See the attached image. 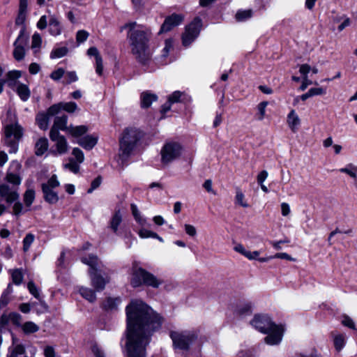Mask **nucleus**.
<instances>
[{"instance_id":"obj_1","label":"nucleus","mask_w":357,"mask_h":357,"mask_svg":"<svg viewBox=\"0 0 357 357\" xmlns=\"http://www.w3.org/2000/svg\"><path fill=\"white\" fill-rule=\"evenodd\" d=\"M126 348L128 357H146V347L162 324V317L141 300H133L126 308Z\"/></svg>"},{"instance_id":"obj_2","label":"nucleus","mask_w":357,"mask_h":357,"mask_svg":"<svg viewBox=\"0 0 357 357\" xmlns=\"http://www.w3.org/2000/svg\"><path fill=\"white\" fill-rule=\"evenodd\" d=\"M122 29H128V39L131 52L135 59L142 65H148L151 60L149 42L152 36L151 30L135 22L125 24Z\"/></svg>"},{"instance_id":"obj_3","label":"nucleus","mask_w":357,"mask_h":357,"mask_svg":"<svg viewBox=\"0 0 357 357\" xmlns=\"http://www.w3.org/2000/svg\"><path fill=\"white\" fill-rule=\"evenodd\" d=\"M142 136V132L135 128H128L123 130L119 138V157L122 161L131 155Z\"/></svg>"},{"instance_id":"obj_4","label":"nucleus","mask_w":357,"mask_h":357,"mask_svg":"<svg viewBox=\"0 0 357 357\" xmlns=\"http://www.w3.org/2000/svg\"><path fill=\"white\" fill-rule=\"evenodd\" d=\"M81 261L89 266V275L91 284L96 291H102L106 284L109 282L108 277L104 278L100 275L101 262L96 255H90L89 257H82Z\"/></svg>"},{"instance_id":"obj_5","label":"nucleus","mask_w":357,"mask_h":357,"mask_svg":"<svg viewBox=\"0 0 357 357\" xmlns=\"http://www.w3.org/2000/svg\"><path fill=\"white\" fill-rule=\"evenodd\" d=\"M162 284V280L158 279L154 275L146 271L145 269L133 265L131 284L137 287L142 284L158 288Z\"/></svg>"},{"instance_id":"obj_6","label":"nucleus","mask_w":357,"mask_h":357,"mask_svg":"<svg viewBox=\"0 0 357 357\" xmlns=\"http://www.w3.org/2000/svg\"><path fill=\"white\" fill-rule=\"evenodd\" d=\"M170 337L175 349L187 351L190 345L197 339L198 334L195 331H172Z\"/></svg>"},{"instance_id":"obj_7","label":"nucleus","mask_w":357,"mask_h":357,"mask_svg":"<svg viewBox=\"0 0 357 357\" xmlns=\"http://www.w3.org/2000/svg\"><path fill=\"white\" fill-rule=\"evenodd\" d=\"M22 137V128L18 124L8 125L5 128V144L9 147L10 153H15L18 150V142Z\"/></svg>"},{"instance_id":"obj_8","label":"nucleus","mask_w":357,"mask_h":357,"mask_svg":"<svg viewBox=\"0 0 357 357\" xmlns=\"http://www.w3.org/2000/svg\"><path fill=\"white\" fill-rule=\"evenodd\" d=\"M182 151L183 148L178 142H169L165 143L160 151L162 163L168 165L178 159L181 156Z\"/></svg>"},{"instance_id":"obj_9","label":"nucleus","mask_w":357,"mask_h":357,"mask_svg":"<svg viewBox=\"0 0 357 357\" xmlns=\"http://www.w3.org/2000/svg\"><path fill=\"white\" fill-rule=\"evenodd\" d=\"M59 185L60 183L55 174L52 175L47 183H42L41 188L45 202L50 204H54L59 201L58 194L54 191V189L59 187Z\"/></svg>"},{"instance_id":"obj_10","label":"nucleus","mask_w":357,"mask_h":357,"mask_svg":"<svg viewBox=\"0 0 357 357\" xmlns=\"http://www.w3.org/2000/svg\"><path fill=\"white\" fill-rule=\"evenodd\" d=\"M202 26V20L196 17L189 25L185 27V31L182 36L183 45L185 47L190 45L199 36Z\"/></svg>"},{"instance_id":"obj_11","label":"nucleus","mask_w":357,"mask_h":357,"mask_svg":"<svg viewBox=\"0 0 357 357\" xmlns=\"http://www.w3.org/2000/svg\"><path fill=\"white\" fill-rule=\"evenodd\" d=\"M21 164L17 161L13 160L10 162V167L8 169L5 180L12 184L13 186L19 188L21 183L22 178L20 176V172L21 169Z\"/></svg>"},{"instance_id":"obj_12","label":"nucleus","mask_w":357,"mask_h":357,"mask_svg":"<svg viewBox=\"0 0 357 357\" xmlns=\"http://www.w3.org/2000/svg\"><path fill=\"white\" fill-rule=\"evenodd\" d=\"M19 188L10 186L8 183L0 184V197L8 204H13L17 201L20 197L18 193Z\"/></svg>"},{"instance_id":"obj_13","label":"nucleus","mask_w":357,"mask_h":357,"mask_svg":"<svg viewBox=\"0 0 357 357\" xmlns=\"http://www.w3.org/2000/svg\"><path fill=\"white\" fill-rule=\"evenodd\" d=\"M284 331L283 325L269 321V345L279 344L282 340Z\"/></svg>"},{"instance_id":"obj_14","label":"nucleus","mask_w":357,"mask_h":357,"mask_svg":"<svg viewBox=\"0 0 357 357\" xmlns=\"http://www.w3.org/2000/svg\"><path fill=\"white\" fill-rule=\"evenodd\" d=\"M24 26L21 29L18 37L14 43L13 56L17 61H21L24 59L25 54L24 45L26 43L27 38L24 35Z\"/></svg>"},{"instance_id":"obj_15","label":"nucleus","mask_w":357,"mask_h":357,"mask_svg":"<svg viewBox=\"0 0 357 357\" xmlns=\"http://www.w3.org/2000/svg\"><path fill=\"white\" fill-rule=\"evenodd\" d=\"M183 20V16L180 14H172L166 17L161 26L159 33H165L172 30L174 26L179 25Z\"/></svg>"},{"instance_id":"obj_16","label":"nucleus","mask_w":357,"mask_h":357,"mask_svg":"<svg viewBox=\"0 0 357 357\" xmlns=\"http://www.w3.org/2000/svg\"><path fill=\"white\" fill-rule=\"evenodd\" d=\"M250 324L259 332L268 333V317L266 314H255Z\"/></svg>"},{"instance_id":"obj_17","label":"nucleus","mask_w":357,"mask_h":357,"mask_svg":"<svg viewBox=\"0 0 357 357\" xmlns=\"http://www.w3.org/2000/svg\"><path fill=\"white\" fill-rule=\"evenodd\" d=\"M50 137L52 142H55L56 151L59 154L62 155L68 151V142L64 136L52 132V133H50Z\"/></svg>"},{"instance_id":"obj_18","label":"nucleus","mask_w":357,"mask_h":357,"mask_svg":"<svg viewBox=\"0 0 357 357\" xmlns=\"http://www.w3.org/2000/svg\"><path fill=\"white\" fill-rule=\"evenodd\" d=\"M49 32L52 36H56L61 33L62 26L60 20L55 15H50L48 22Z\"/></svg>"},{"instance_id":"obj_19","label":"nucleus","mask_w":357,"mask_h":357,"mask_svg":"<svg viewBox=\"0 0 357 357\" xmlns=\"http://www.w3.org/2000/svg\"><path fill=\"white\" fill-rule=\"evenodd\" d=\"M67 122L68 116L66 115L56 117L50 133H52V132H54L55 134L59 133V130L68 131V127L67 126Z\"/></svg>"},{"instance_id":"obj_20","label":"nucleus","mask_w":357,"mask_h":357,"mask_svg":"<svg viewBox=\"0 0 357 357\" xmlns=\"http://www.w3.org/2000/svg\"><path fill=\"white\" fill-rule=\"evenodd\" d=\"M98 142V137L92 135H86L77 139V143L86 150L92 149Z\"/></svg>"},{"instance_id":"obj_21","label":"nucleus","mask_w":357,"mask_h":357,"mask_svg":"<svg viewBox=\"0 0 357 357\" xmlns=\"http://www.w3.org/2000/svg\"><path fill=\"white\" fill-rule=\"evenodd\" d=\"M287 122L293 132H296L301 125V119L295 110L292 109L287 115Z\"/></svg>"},{"instance_id":"obj_22","label":"nucleus","mask_w":357,"mask_h":357,"mask_svg":"<svg viewBox=\"0 0 357 357\" xmlns=\"http://www.w3.org/2000/svg\"><path fill=\"white\" fill-rule=\"evenodd\" d=\"M141 106L142 108H148L153 101H156L158 96L149 91H144L141 94Z\"/></svg>"},{"instance_id":"obj_23","label":"nucleus","mask_w":357,"mask_h":357,"mask_svg":"<svg viewBox=\"0 0 357 357\" xmlns=\"http://www.w3.org/2000/svg\"><path fill=\"white\" fill-rule=\"evenodd\" d=\"M13 342L15 339L13 338ZM26 349L23 344L13 343V345L8 348V351L6 357H18L20 355L25 354Z\"/></svg>"},{"instance_id":"obj_24","label":"nucleus","mask_w":357,"mask_h":357,"mask_svg":"<svg viewBox=\"0 0 357 357\" xmlns=\"http://www.w3.org/2000/svg\"><path fill=\"white\" fill-rule=\"evenodd\" d=\"M48 141L45 137L40 138L35 145V153L36 155H42L47 150Z\"/></svg>"},{"instance_id":"obj_25","label":"nucleus","mask_w":357,"mask_h":357,"mask_svg":"<svg viewBox=\"0 0 357 357\" xmlns=\"http://www.w3.org/2000/svg\"><path fill=\"white\" fill-rule=\"evenodd\" d=\"M79 293L80 295L91 303H93L96 300V295L94 290L84 287L79 288Z\"/></svg>"},{"instance_id":"obj_26","label":"nucleus","mask_w":357,"mask_h":357,"mask_svg":"<svg viewBox=\"0 0 357 357\" xmlns=\"http://www.w3.org/2000/svg\"><path fill=\"white\" fill-rule=\"evenodd\" d=\"M16 92L22 101H26L31 96L28 86L22 83L18 84Z\"/></svg>"},{"instance_id":"obj_27","label":"nucleus","mask_w":357,"mask_h":357,"mask_svg":"<svg viewBox=\"0 0 357 357\" xmlns=\"http://www.w3.org/2000/svg\"><path fill=\"white\" fill-rule=\"evenodd\" d=\"M121 222L122 215L121 214L120 210L116 211L109 222V227L115 234L117 233L119 226L120 225Z\"/></svg>"},{"instance_id":"obj_28","label":"nucleus","mask_w":357,"mask_h":357,"mask_svg":"<svg viewBox=\"0 0 357 357\" xmlns=\"http://www.w3.org/2000/svg\"><path fill=\"white\" fill-rule=\"evenodd\" d=\"M88 131V127L86 126H70L68 132L75 137H79L84 135Z\"/></svg>"},{"instance_id":"obj_29","label":"nucleus","mask_w":357,"mask_h":357,"mask_svg":"<svg viewBox=\"0 0 357 357\" xmlns=\"http://www.w3.org/2000/svg\"><path fill=\"white\" fill-rule=\"evenodd\" d=\"M234 250L236 252L241 253V255H243L249 259H256L257 257L259 255V252L257 251L251 252L250 251L246 250L245 248L241 244H238L235 245Z\"/></svg>"},{"instance_id":"obj_30","label":"nucleus","mask_w":357,"mask_h":357,"mask_svg":"<svg viewBox=\"0 0 357 357\" xmlns=\"http://www.w3.org/2000/svg\"><path fill=\"white\" fill-rule=\"evenodd\" d=\"M120 298H107L103 303V307L106 310H115L121 303Z\"/></svg>"},{"instance_id":"obj_31","label":"nucleus","mask_w":357,"mask_h":357,"mask_svg":"<svg viewBox=\"0 0 357 357\" xmlns=\"http://www.w3.org/2000/svg\"><path fill=\"white\" fill-rule=\"evenodd\" d=\"M49 116L46 113H40L36 116V121L39 128L45 130L49 125Z\"/></svg>"},{"instance_id":"obj_32","label":"nucleus","mask_w":357,"mask_h":357,"mask_svg":"<svg viewBox=\"0 0 357 357\" xmlns=\"http://www.w3.org/2000/svg\"><path fill=\"white\" fill-rule=\"evenodd\" d=\"M22 76V73L20 70H11L6 75V82L8 83L9 86H13L15 82Z\"/></svg>"},{"instance_id":"obj_33","label":"nucleus","mask_w":357,"mask_h":357,"mask_svg":"<svg viewBox=\"0 0 357 357\" xmlns=\"http://www.w3.org/2000/svg\"><path fill=\"white\" fill-rule=\"evenodd\" d=\"M22 329L25 334H30L38 331L39 326L33 321H26L22 325Z\"/></svg>"},{"instance_id":"obj_34","label":"nucleus","mask_w":357,"mask_h":357,"mask_svg":"<svg viewBox=\"0 0 357 357\" xmlns=\"http://www.w3.org/2000/svg\"><path fill=\"white\" fill-rule=\"evenodd\" d=\"M13 282L16 285H20L23 280V273L21 269L16 268L10 271Z\"/></svg>"},{"instance_id":"obj_35","label":"nucleus","mask_w":357,"mask_h":357,"mask_svg":"<svg viewBox=\"0 0 357 357\" xmlns=\"http://www.w3.org/2000/svg\"><path fill=\"white\" fill-rule=\"evenodd\" d=\"M252 15V10H238L235 17L236 21L238 22H243L248 19H250Z\"/></svg>"},{"instance_id":"obj_36","label":"nucleus","mask_w":357,"mask_h":357,"mask_svg":"<svg viewBox=\"0 0 357 357\" xmlns=\"http://www.w3.org/2000/svg\"><path fill=\"white\" fill-rule=\"evenodd\" d=\"M24 202L27 207H29L35 199V191L33 189H28L24 194Z\"/></svg>"},{"instance_id":"obj_37","label":"nucleus","mask_w":357,"mask_h":357,"mask_svg":"<svg viewBox=\"0 0 357 357\" xmlns=\"http://www.w3.org/2000/svg\"><path fill=\"white\" fill-rule=\"evenodd\" d=\"M63 167L69 169L74 174H77L79 171V163L75 162L73 158H70L69 162L64 164Z\"/></svg>"},{"instance_id":"obj_38","label":"nucleus","mask_w":357,"mask_h":357,"mask_svg":"<svg viewBox=\"0 0 357 357\" xmlns=\"http://www.w3.org/2000/svg\"><path fill=\"white\" fill-rule=\"evenodd\" d=\"M268 105V102L266 101H263L260 102L257 106V112L255 115L257 119L258 120H262L265 117L266 114V108Z\"/></svg>"},{"instance_id":"obj_39","label":"nucleus","mask_w":357,"mask_h":357,"mask_svg":"<svg viewBox=\"0 0 357 357\" xmlns=\"http://www.w3.org/2000/svg\"><path fill=\"white\" fill-rule=\"evenodd\" d=\"M68 53V48L66 47H59L53 50L50 54L51 59H56L64 56Z\"/></svg>"},{"instance_id":"obj_40","label":"nucleus","mask_w":357,"mask_h":357,"mask_svg":"<svg viewBox=\"0 0 357 357\" xmlns=\"http://www.w3.org/2000/svg\"><path fill=\"white\" fill-rule=\"evenodd\" d=\"M130 208L135 220L140 225H144L146 220L141 217L137 206L135 204H131Z\"/></svg>"},{"instance_id":"obj_41","label":"nucleus","mask_w":357,"mask_h":357,"mask_svg":"<svg viewBox=\"0 0 357 357\" xmlns=\"http://www.w3.org/2000/svg\"><path fill=\"white\" fill-rule=\"evenodd\" d=\"M60 103L61 106V109H63L68 113H73L78 109L77 105L75 102Z\"/></svg>"},{"instance_id":"obj_42","label":"nucleus","mask_w":357,"mask_h":357,"mask_svg":"<svg viewBox=\"0 0 357 357\" xmlns=\"http://www.w3.org/2000/svg\"><path fill=\"white\" fill-rule=\"evenodd\" d=\"M35 239L33 234L29 233L26 235L23 240V250L27 252Z\"/></svg>"},{"instance_id":"obj_43","label":"nucleus","mask_w":357,"mask_h":357,"mask_svg":"<svg viewBox=\"0 0 357 357\" xmlns=\"http://www.w3.org/2000/svg\"><path fill=\"white\" fill-rule=\"evenodd\" d=\"M252 305L250 303H246L239 306L237 309V314L243 316L251 312Z\"/></svg>"},{"instance_id":"obj_44","label":"nucleus","mask_w":357,"mask_h":357,"mask_svg":"<svg viewBox=\"0 0 357 357\" xmlns=\"http://www.w3.org/2000/svg\"><path fill=\"white\" fill-rule=\"evenodd\" d=\"M267 176L268 174L266 170H263L257 176V183L265 192L268 191V188L264 185V182L267 178Z\"/></svg>"},{"instance_id":"obj_45","label":"nucleus","mask_w":357,"mask_h":357,"mask_svg":"<svg viewBox=\"0 0 357 357\" xmlns=\"http://www.w3.org/2000/svg\"><path fill=\"white\" fill-rule=\"evenodd\" d=\"M27 288L31 295H33L36 298L40 300L39 290L33 281H29L28 282Z\"/></svg>"},{"instance_id":"obj_46","label":"nucleus","mask_w":357,"mask_h":357,"mask_svg":"<svg viewBox=\"0 0 357 357\" xmlns=\"http://www.w3.org/2000/svg\"><path fill=\"white\" fill-rule=\"evenodd\" d=\"M72 154L74 155L77 162L82 163L84 162V155L83 151L79 148H74Z\"/></svg>"},{"instance_id":"obj_47","label":"nucleus","mask_w":357,"mask_h":357,"mask_svg":"<svg viewBox=\"0 0 357 357\" xmlns=\"http://www.w3.org/2000/svg\"><path fill=\"white\" fill-rule=\"evenodd\" d=\"M61 109V103L52 105L47 111L46 114L49 117L56 115Z\"/></svg>"},{"instance_id":"obj_48","label":"nucleus","mask_w":357,"mask_h":357,"mask_svg":"<svg viewBox=\"0 0 357 357\" xmlns=\"http://www.w3.org/2000/svg\"><path fill=\"white\" fill-rule=\"evenodd\" d=\"M334 344L337 350L340 351L344 345V338L342 335H337L334 337Z\"/></svg>"},{"instance_id":"obj_49","label":"nucleus","mask_w":357,"mask_h":357,"mask_svg":"<svg viewBox=\"0 0 357 357\" xmlns=\"http://www.w3.org/2000/svg\"><path fill=\"white\" fill-rule=\"evenodd\" d=\"M9 315H10V321L13 324H15L17 326H21L22 316L19 313L11 312L9 314Z\"/></svg>"},{"instance_id":"obj_50","label":"nucleus","mask_w":357,"mask_h":357,"mask_svg":"<svg viewBox=\"0 0 357 357\" xmlns=\"http://www.w3.org/2000/svg\"><path fill=\"white\" fill-rule=\"evenodd\" d=\"M42 39L39 33H35L32 36L31 47L39 48L41 45Z\"/></svg>"},{"instance_id":"obj_51","label":"nucleus","mask_w":357,"mask_h":357,"mask_svg":"<svg viewBox=\"0 0 357 357\" xmlns=\"http://www.w3.org/2000/svg\"><path fill=\"white\" fill-rule=\"evenodd\" d=\"M138 234L142 238H153V236H156V233L144 228L141 229L138 231Z\"/></svg>"},{"instance_id":"obj_52","label":"nucleus","mask_w":357,"mask_h":357,"mask_svg":"<svg viewBox=\"0 0 357 357\" xmlns=\"http://www.w3.org/2000/svg\"><path fill=\"white\" fill-rule=\"evenodd\" d=\"M64 73H65L64 70L63 68H58L57 70L53 71L50 74V77L53 80L58 81L63 76Z\"/></svg>"},{"instance_id":"obj_53","label":"nucleus","mask_w":357,"mask_h":357,"mask_svg":"<svg viewBox=\"0 0 357 357\" xmlns=\"http://www.w3.org/2000/svg\"><path fill=\"white\" fill-rule=\"evenodd\" d=\"M89 37V33L84 30H79L77 31L76 35V39L77 43H81L87 40Z\"/></svg>"},{"instance_id":"obj_54","label":"nucleus","mask_w":357,"mask_h":357,"mask_svg":"<svg viewBox=\"0 0 357 357\" xmlns=\"http://www.w3.org/2000/svg\"><path fill=\"white\" fill-rule=\"evenodd\" d=\"M181 96H182V93L181 91H176L168 97V100L172 104L175 103V102H178L181 101Z\"/></svg>"},{"instance_id":"obj_55","label":"nucleus","mask_w":357,"mask_h":357,"mask_svg":"<svg viewBox=\"0 0 357 357\" xmlns=\"http://www.w3.org/2000/svg\"><path fill=\"white\" fill-rule=\"evenodd\" d=\"M311 71V67L307 63L302 64L299 66V73L303 78L307 77V74Z\"/></svg>"},{"instance_id":"obj_56","label":"nucleus","mask_w":357,"mask_h":357,"mask_svg":"<svg viewBox=\"0 0 357 357\" xmlns=\"http://www.w3.org/2000/svg\"><path fill=\"white\" fill-rule=\"evenodd\" d=\"M26 17V12L18 11V15L15 20L17 25H24Z\"/></svg>"},{"instance_id":"obj_57","label":"nucleus","mask_w":357,"mask_h":357,"mask_svg":"<svg viewBox=\"0 0 357 357\" xmlns=\"http://www.w3.org/2000/svg\"><path fill=\"white\" fill-rule=\"evenodd\" d=\"M102 178L100 176L96 178L91 183V188L88 189L87 192L91 193L95 189L98 188L101 183Z\"/></svg>"},{"instance_id":"obj_58","label":"nucleus","mask_w":357,"mask_h":357,"mask_svg":"<svg viewBox=\"0 0 357 357\" xmlns=\"http://www.w3.org/2000/svg\"><path fill=\"white\" fill-rule=\"evenodd\" d=\"M13 287L11 284H8L6 289L3 291L1 296V303L3 305H6L8 303V301L5 299L6 296L12 293Z\"/></svg>"},{"instance_id":"obj_59","label":"nucleus","mask_w":357,"mask_h":357,"mask_svg":"<svg viewBox=\"0 0 357 357\" xmlns=\"http://www.w3.org/2000/svg\"><path fill=\"white\" fill-rule=\"evenodd\" d=\"M103 71L102 59L98 57L96 59V72L98 75H102Z\"/></svg>"},{"instance_id":"obj_60","label":"nucleus","mask_w":357,"mask_h":357,"mask_svg":"<svg viewBox=\"0 0 357 357\" xmlns=\"http://www.w3.org/2000/svg\"><path fill=\"white\" fill-rule=\"evenodd\" d=\"M14 203V206H13V213L14 215H19L22 211V208H23V206H22V204L21 202H20L18 200L17 201H15Z\"/></svg>"},{"instance_id":"obj_61","label":"nucleus","mask_w":357,"mask_h":357,"mask_svg":"<svg viewBox=\"0 0 357 357\" xmlns=\"http://www.w3.org/2000/svg\"><path fill=\"white\" fill-rule=\"evenodd\" d=\"M10 321V318L9 314H3L0 317V328L6 327L8 323Z\"/></svg>"},{"instance_id":"obj_62","label":"nucleus","mask_w":357,"mask_h":357,"mask_svg":"<svg viewBox=\"0 0 357 357\" xmlns=\"http://www.w3.org/2000/svg\"><path fill=\"white\" fill-rule=\"evenodd\" d=\"M244 195L239 190L236 192V202L243 207H247L248 204L243 202Z\"/></svg>"},{"instance_id":"obj_63","label":"nucleus","mask_w":357,"mask_h":357,"mask_svg":"<svg viewBox=\"0 0 357 357\" xmlns=\"http://www.w3.org/2000/svg\"><path fill=\"white\" fill-rule=\"evenodd\" d=\"M184 227L186 234H188L189 236H195L196 235L197 231L193 225L185 224Z\"/></svg>"},{"instance_id":"obj_64","label":"nucleus","mask_w":357,"mask_h":357,"mask_svg":"<svg viewBox=\"0 0 357 357\" xmlns=\"http://www.w3.org/2000/svg\"><path fill=\"white\" fill-rule=\"evenodd\" d=\"M44 355L45 357H55V351L52 347L47 346L44 349Z\"/></svg>"}]
</instances>
